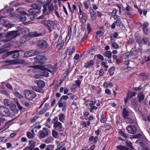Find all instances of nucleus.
Segmentation results:
<instances>
[{"label": "nucleus", "instance_id": "nucleus-1", "mask_svg": "<svg viewBox=\"0 0 150 150\" xmlns=\"http://www.w3.org/2000/svg\"><path fill=\"white\" fill-rule=\"evenodd\" d=\"M40 12V9H35L31 8L28 10L29 13H27V16L29 20H32L34 18L37 16V14H38Z\"/></svg>", "mask_w": 150, "mask_h": 150}, {"label": "nucleus", "instance_id": "nucleus-2", "mask_svg": "<svg viewBox=\"0 0 150 150\" xmlns=\"http://www.w3.org/2000/svg\"><path fill=\"white\" fill-rule=\"evenodd\" d=\"M23 93L25 97L29 100H32L36 96V93L32 90H26L24 91Z\"/></svg>", "mask_w": 150, "mask_h": 150}, {"label": "nucleus", "instance_id": "nucleus-3", "mask_svg": "<svg viewBox=\"0 0 150 150\" xmlns=\"http://www.w3.org/2000/svg\"><path fill=\"white\" fill-rule=\"evenodd\" d=\"M21 33L18 31H12L7 32L5 34V37L10 39L14 38L19 35Z\"/></svg>", "mask_w": 150, "mask_h": 150}, {"label": "nucleus", "instance_id": "nucleus-4", "mask_svg": "<svg viewBox=\"0 0 150 150\" xmlns=\"http://www.w3.org/2000/svg\"><path fill=\"white\" fill-rule=\"evenodd\" d=\"M0 115L2 116L8 117L11 115L9 109L3 106H0Z\"/></svg>", "mask_w": 150, "mask_h": 150}, {"label": "nucleus", "instance_id": "nucleus-5", "mask_svg": "<svg viewBox=\"0 0 150 150\" xmlns=\"http://www.w3.org/2000/svg\"><path fill=\"white\" fill-rule=\"evenodd\" d=\"M34 60L36 62H38L41 65H42L44 62L47 60L46 57L42 55H37L34 58Z\"/></svg>", "mask_w": 150, "mask_h": 150}, {"label": "nucleus", "instance_id": "nucleus-6", "mask_svg": "<svg viewBox=\"0 0 150 150\" xmlns=\"http://www.w3.org/2000/svg\"><path fill=\"white\" fill-rule=\"evenodd\" d=\"M43 130L40 131L39 134V137L40 139L44 138L46 136H47L49 134V130L47 129L44 128Z\"/></svg>", "mask_w": 150, "mask_h": 150}, {"label": "nucleus", "instance_id": "nucleus-7", "mask_svg": "<svg viewBox=\"0 0 150 150\" xmlns=\"http://www.w3.org/2000/svg\"><path fill=\"white\" fill-rule=\"evenodd\" d=\"M127 130L129 133L134 134L136 133L137 129L135 126L133 125H128L127 127Z\"/></svg>", "mask_w": 150, "mask_h": 150}, {"label": "nucleus", "instance_id": "nucleus-8", "mask_svg": "<svg viewBox=\"0 0 150 150\" xmlns=\"http://www.w3.org/2000/svg\"><path fill=\"white\" fill-rule=\"evenodd\" d=\"M39 53L38 51L32 50L26 52L24 54V56L25 57H29L37 55Z\"/></svg>", "mask_w": 150, "mask_h": 150}, {"label": "nucleus", "instance_id": "nucleus-9", "mask_svg": "<svg viewBox=\"0 0 150 150\" xmlns=\"http://www.w3.org/2000/svg\"><path fill=\"white\" fill-rule=\"evenodd\" d=\"M43 9L42 10L43 13L45 14H48L54 8L53 5L50 4L48 6H43Z\"/></svg>", "mask_w": 150, "mask_h": 150}, {"label": "nucleus", "instance_id": "nucleus-10", "mask_svg": "<svg viewBox=\"0 0 150 150\" xmlns=\"http://www.w3.org/2000/svg\"><path fill=\"white\" fill-rule=\"evenodd\" d=\"M53 127L54 129L59 132H62L64 129V128L62 126V123L60 122L54 123Z\"/></svg>", "mask_w": 150, "mask_h": 150}, {"label": "nucleus", "instance_id": "nucleus-11", "mask_svg": "<svg viewBox=\"0 0 150 150\" xmlns=\"http://www.w3.org/2000/svg\"><path fill=\"white\" fill-rule=\"evenodd\" d=\"M19 51L14 50L8 52L7 54V55H6V56L11 55L12 56V58H16L19 55V54L18 52Z\"/></svg>", "mask_w": 150, "mask_h": 150}, {"label": "nucleus", "instance_id": "nucleus-12", "mask_svg": "<svg viewBox=\"0 0 150 150\" xmlns=\"http://www.w3.org/2000/svg\"><path fill=\"white\" fill-rule=\"evenodd\" d=\"M32 67H34L35 68H38V69H42V71H41L42 74H41V75L44 76L46 77H47L49 75V73H48V71H47V69H45L44 70H43L42 68L43 67L42 66H32Z\"/></svg>", "mask_w": 150, "mask_h": 150}, {"label": "nucleus", "instance_id": "nucleus-13", "mask_svg": "<svg viewBox=\"0 0 150 150\" xmlns=\"http://www.w3.org/2000/svg\"><path fill=\"white\" fill-rule=\"evenodd\" d=\"M148 38H147L144 37L143 38L142 40L140 39H136V41L139 44L141 45L142 44H146L148 41Z\"/></svg>", "mask_w": 150, "mask_h": 150}, {"label": "nucleus", "instance_id": "nucleus-14", "mask_svg": "<svg viewBox=\"0 0 150 150\" xmlns=\"http://www.w3.org/2000/svg\"><path fill=\"white\" fill-rule=\"evenodd\" d=\"M145 95L144 93L141 92L139 93L137 96V99L139 103H141L144 100Z\"/></svg>", "mask_w": 150, "mask_h": 150}, {"label": "nucleus", "instance_id": "nucleus-15", "mask_svg": "<svg viewBox=\"0 0 150 150\" xmlns=\"http://www.w3.org/2000/svg\"><path fill=\"white\" fill-rule=\"evenodd\" d=\"M30 39L28 35H24L21 37L20 40V42L21 44L25 43Z\"/></svg>", "mask_w": 150, "mask_h": 150}, {"label": "nucleus", "instance_id": "nucleus-16", "mask_svg": "<svg viewBox=\"0 0 150 150\" xmlns=\"http://www.w3.org/2000/svg\"><path fill=\"white\" fill-rule=\"evenodd\" d=\"M46 27L47 28L50 32H51L52 31V29L54 28V24H53V22L50 20L48 21Z\"/></svg>", "mask_w": 150, "mask_h": 150}, {"label": "nucleus", "instance_id": "nucleus-17", "mask_svg": "<svg viewBox=\"0 0 150 150\" xmlns=\"http://www.w3.org/2000/svg\"><path fill=\"white\" fill-rule=\"evenodd\" d=\"M89 12L91 16V20L93 21L95 20L97 17L96 13L91 8H90Z\"/></svg>", "mask_w": 150, "mask_h": 150}, {"label": "nucleus", "instance_id": "nucleus-18", "mask_svg": "<svg viewBox=\"0 0 150 150\" xmlns=\"http://www.w3.org/2000/svg\"><path fill=\"white\" fill-rule=\"evenodd\" d=\"M131 7L129 5H127L125 9H124L123 11L127 15L129 16L130 17L132 16V14L131 13Z\"/></svg>", "mask_w": 150, "mask_h": 150}, {"label": "nucleus", "instance_id": "nucleus-19", "mask_svg": "<svg viewBox=\"0 0 150 150\" xmlns=\"http://www.w3.org/2000/svg\"><path fill=\"white\" fill-rule=\"evenodd\" d=\"M62 35H60L57 42V45L58 46H60L61 47H62L63 46L64 43V40H62Z\"/></svg>", "mask_w": 150, "mask_h": 150}, {"label": "nucleus", "instance_id": "nucleus-20", "mask_svg": "<svg viewBox=\"0 0 150 150\" xmlns=\"http://www.w3.org/2000/svg\"><path fill=\"white\" fill-rule=\"evenodd\" d=\"M42 34V33H38L36 32H34L30 33L28 35L29 37H35L41 36Z\"/></svg>", "mask_w": 150, "mask_h": 150}, {"label": "nucleus", "instance_id": "nucleus-21", "mask_svg": "<svg viewBox=\"0 0 150 150\" xmlns=\"http://www.w3.org/2000/svg\"><path fill=\"white\" fill-rule=\"evenodd\" d=\"M94 63V62L93 60H91L85 63L84 67L86 68H90L93 65Z\"/></svg>", "mask_w": 150, "mask_h": 150}, {"label": "nucleus", "instance_id": "nucleus-22", "mask_svg": "<svg viewBox=\"0 0 150 150\" xmlns=\"http://www.w3.org/2000/svg\"><path fill=\"white\" fill-rule=\"evenodd\" d=\"M103 55L108 59H110L112 56V53L110 51H106L103 52Z\"/></svg>", "mask_w": 150, "mask_h": 150}, {"label": "nucleus", "instance_id": "nucleus-23", "mask_svg": "<svg viewBox=\"0 0 150 150\" xmlns=\"http://www.w3.org/2000/svg\"><path fill=\"white\" fill-rule=\"evenodd\" d=\"M46 42L44 40H41L39 41L38 44V46L40 48H43L47 45Z\"/></svg>", "mask_w": 150, "mask_h": 150}, {"label": "nucleus", "instance_id": "nucleus-24", "mask_svg": "<svg viewBox=\"0 0 150 150\" xmlns=\"http://www.w3.org/2000/svg\"><path fill=\"white\" fill-rule=\"evenodd\" d=\"M38 18L39 19H42L40 21L41 23L44 24L46 26L49 20H47L43 16L39 17Z\"/></svg>", "mask_w": 150, "mask_h": 150}, {"label": "nucleus", "instance_id": "nucleus-25", "mask_svg": "<svg viewBox=\"0 0 150 150\" xmlns=\"http://www.w3.org/2000/svg\"><path fill=\"white\" fill-rule=\"evenodd\" d=\"M9 107L15 113H17L18 110L16 108V105L14 103H12Z\"/></svg>", "mask_w": 150, "mask_h": 150}, {"label": "nucleus", "instance_id": "nucleus-26", "mask_svg": "<svg viewBox=\"0 0 150 150\" xmlns=\"http://www.w3.org/2000/svg\"><path fill=\"white\" fill-rule=\"evenodd\" d=\"M131 101L132 104L135 106H137L138 105V102H139L138 99H137L135 98H132L131 99Z\"/></svg>", "mask_w": 150, "mask_h": 150}, {"label": "nucleus", "instance_id": "nucleus-27", "mask_svg": "<svg viewBox=\"0 0 150 150\" xmlns=\"http://www.w3.org/2000/svg\"><path fill=\"white\" fill-rule=\"evenodd\" d=\"M143 120L145 121H149L150 122V114L147 115L142 114V116Z\"/></svg>", "mask_w": 150, "mask_h": 150}, {"label": "nucleus", "instance_id": "nucleus-28", "mask_svg": "<svg viewBox=\"0 0 150 150\" xmlns=\"http://www.w3.org/2000/svg\"><path fill=\"white\" fill-rule=\"evenodd\" d=\"M32 6L33 7L32 9H40V10L41 8V5L38 3L34 4L32 5Z\"/></svg>", "mask_w": 150, "mask_h": 150}, {"label": "nucleus", "instance_id": "nucleus-29", "mask_svg": "<svg viewBox=\"0 0 150 150\" xmlns=\"http://www.w3.org/2000/svg\"><path fill=\"white\" fill-rule=\"evenodd\" d=\"M38 87L40 88H43L45 86V83L44 81L41 80L38 81L37 82Z\"/></svg>", "mask_w": 150, "mask_h": 150}, {"label": "nucleus", "instance_id": "nucleus-30", "mask_svg": "<svg viewBox=\"0 0 150 150\" xmlns=\"http://www.w3.org/2000/svg\"><path fill=\"white\" fill-rule=\"evenodd\" d=\"M81 15L82 16L81 17V19L82 22L83 23H85L86 22V20L87 19V15L85 13H83L81 14Z\"/></svg>", "mask_w": 150, "mask_h": 150}, {"label": "nucleus", "instance_id": "nucleus-31", "mask_svg": "<svg viewBox=\"0 0 150 150\" xmlns=\"http://www.w3.org/2000/svg\"><path fill=\"white\" fill-rule=\"evenodd\" d=\"M4 103L6 106L9 107L13 103L12 102L8 99H5L4 101Z\"/></svg>", "mask_w": 150, "mask_h": 150}, {"label": "nucleus", "instance_id": "nucleus-32", "mask_svg": "<svg viewBox=\"0 0 150 150\" xmlns=\"http://www.w3.org/2000/svg\"><path fill=\"white\" fill-rule=\"evenodd\" d=\"M123 117L125 118L128 117L129 115V111L126 108H124L123 110Z\"/></svg>", "mask_w": 150, "mask_h": 150}, {"label": "nucleus", "instance_id": "nucleus-33", "mask_svg": "<svg viewBox=\"0 0 150 150\" xmlns=\"http://www.w3.org/2000/svg\"><path fill=\"white\" fill-rule=\"evenodd\" d=\"M117 10L115 8H114L112 12V16L113 18L116 20L117 18V16L116 15Z\"/></svg>", "mask_w": 150, "mask_h": 150}, {"label": "nucleus", "instance_id": "nucleus-34", "mask_svg": "<svg viewBox=\"0 0 150 150\" xmlns=\"http://www.w3.org/2000/svg\"><path fill=\"white\" fill-rule=\"evenodd\" d=\"M47 68H45L46 69H47V71H48L49 72L52 73H53V68L52 66V65L50 64H48L46 66Z\"/></svg>", "mask_w": 150, "mask_h": 150}, {"label": "nucleus", "instance_id": "nucleus-35", "mask_svg": "<svg viewBox=\"0 0 150 150\" xmlns=\"http://www.w3.org/2000/svg\"><path fill=\"white\" fill-rule=\"evenodd\" d=\"M59 120L61 122H63L65 119V115L63 114L62 113L59 115Z\"/></svg>", "mask_w": 150, "mask_h": 150}, {"label": "nucleus", "instance_id": "nucleus-36", "mask_svg": "<svg viewBox=\"0 0 150 150\" xmlns=\"http://www.w3.org/2000/svg\"><path fill=\"white\" fill-rule=\"evenodd\" d=\"M119 133L120 134L121 136L124 138H126L127 137V136L125 132L122 130H119Z\"/></svg>", "mask_w": 150, "mask_h": 150}, {"label": "nucleus", "instance_id": "nucleus-37", "mask_svg": "<svg viewBox=\"0 0 150 150\" xmlns=\"http://www.w3.org/2000/svg\"><path fill=\"white\" fill-rule=\"evenodd\" d=\"M16 10L18 12L21 13V14L26 15L27 16V13L25 12L23 10V8H17L16 9Z\"/></svg>", "mask_w": 150, "mask_h": 150}, {"label": "nucleus", "instance_id": "nucleus-38", "mask_svg": "<svg viewBox=\"0 0 150 150\" xmlns=\"http://www.w3.org/2000/svg\"><path fill=\"white\" fill-rule=\"evenodd\" d=\"M0 93L2 94H4L7 96H9V94L8 92L6 90L4 89L1 90L0 91Z\"/></svg>", "mask_w": 150, "mask_h": 150}, {"label": "nucleus", "instance_id": "nucleus-39", "mask_svg": "<svg viewBox=\"0 0 150 150\" xmlns=\"http://www.w3.org/2000/svg\"><path fill=\"white\" fill-rule=\"evenodd\" d=\"M115 23L117 26H120L121 25V24H122V23L121 22L120 19V18H117L116 21L114 22Z\"/></svg>", "mask_w": 150, "mask_h": 150}, {"label": "nucleus", "instance_id": "nucleus-40", "mask_svg": "<svg viewBox=\"0 0 150 150\" xmlns=\"http://www.w3.org/2000/svg\"><path fill=\"white\" fill-rule=\"evenodd\" d=\"M20 20L21 21H25L27 19L29 20L28 18V17H26L24 15H21L20 17Z\"/></svg>", "mask_w": 150, "mask_h": 150}, {"label": "nucleus", "instance_id": "nucleus-41", "mask_svg": "<svg viewBox=\"0 0 150 150\" xmlns=\"http://www.w3.org/2000/svg\"><path fill=\"white\" fill-rule=\"evenodd\" d=\"M117 148L119 150H127L128 148L127 147L122 146H117Z\"/></svg>", "mask_w": 150, "mask_h": 150}, {"label": "nucleus", "instance_id": "nucleus-42", "mask_svg": "<svg viewBox=\"0 0 150 150\" xmlns=\"http://www.w3.org/2000/svg\"><path fill=\"white\" fill-rule=\"evenodd\" d=\"M140 76L142 77V78L144 80L147 79L148 77V75L145 73H142L140 74Z\"/></svg>", "mask_w": 150, "mask_h": 150}, {"label": "nucleus", "instance_id": "nucleus-43", "mask_svg": "<svg viewBox=\"0 0 150 150\" xmlns=\"http://www.w3.org/2000/svg\"><path fill=\"white\" fill-rule=\"evenodd\" d=\"M115 69V67H112L109 69V72L110 73V76H112L113 74Z\"/></svg>", "mask_w": 150, "mask_h": 150}, {"label": "nucleus", "instance_id": "nucleus-44", "mask_svg": "<svg viewBox=\"0 0 150 150\" xmlns=\"http://www.w3.org/2000/svg\"><path fill=\"white\" fill-rule=\"evenodd\" d=\"M126 119V122L127 123L131 124L133 122V120L130 118L127 117L126 118H125Z\"/></svg>", "mask_w": 150, "mask_h": 150}, {"label": "nucleus", "instance_id": "nucleus-45", "mask_svg": "<svg viewBox=\"0 0 150 150\" xmlns=\"http://www.w3.org/2000/svg\"><path fill=\"white\" fill-rule=\"evenodd\" d=\"M27 136L29 139H32L34 137V135L32 134L30 132H28L27 133Z\"/></svg>", "mask_w": 150, "mask_h": 150}, {"label": "nucleus", "instance_id": "nucleus-46", "mask_svg": "<svg viewBox=\"0 0 150 150\" xmlns=\"http://www.w3.org/2000/svg\"><path fill=\"white\" fill-rule=\"evenodd\" d=\"M87 29L88 33H89L91 31L92 28L90 23H88L87 24Z\"/></svg>", "mask_w": 150, "mask_h": 150}, {"label": "nucleus", "instance_id": "nucleus-47", "mask_svg": "<svg viewBox=\"0 0 150 150\" xmlns=\"http://www.w3.org/2000/svg\"><path fill=\"white\" fill-rule=\"evenodd\" d=\"M64 142V141H63L60 142L57 146V149H59L62 147L65 144Z\"/></svg>", "mask_w": 150, "mask_h": 150}, {"label": "nucleus", "instance_id": "nucleus-48", "mask_svg": "<svg viewBox=\"0 0 150 150\" xmlns=\"http://www.w3.org/2000/svg\"><path fill=\"white\" fill-rule=\"evenodd\" d=\"M4 25H5V27H7L8 28H11L12 27H14L15 25L14 24L10 23H6Z\"/></svg>", "mask_w": 150, "mask_h": 150}, {"label": "nucleus", "instance_id": "nucleus-49", "mask_svg": "<svg viewBox=\"0 0 150 150\" xmlns=\"http://www.w3.org/2000/svg\"><path fill=\"white\" fill-rule=\"evenodd\" d=\"M15 95L17 97L19 98H23V96L21 94H20L18 92H16L14 93Z\"/></svg>", "mask_w": 150, "mask_h": 150}, {"label": "nucleus", "instance_id": "nucleus-50", "mask_svg": "<svg viewBox=\"0 0 150 150\" xmlns=\"http://www.w3.org/2000/svg\"><path fill=\"white\" fill-rule=\"evenodd\" d=\"M52 135L53 137L55 138H57L58 132L54 130H52Z\"/></svg>", "mask_w": 150, "mask_h": 150}, {"label": "nucleus", "instance_id": "nucleus-51", "mask_svg": "<svg viewBox=\"0 0 150 150\" xmlns=\"http://www.w3.org/2000/svg\"><path fill=\"white\" fill-rule=\"evenodd\" d=\"M132 55V53L131 52H128L125 54L124 57L125 58H128Z\"/></svg>", "mask_w": 150, "mask_h": 150}, {"label": "nucleus", "instance_id": "nucleus-52", "mask_svg": "<svg viewBox=\"0 0 150 150\" xmlns=\"http://www.w3.org/2000/svg\"><path fill=\"white\" fill-rule=\"evenodd\" d=\"M96 34L97 35H99V37H101L103 35L104 33L102 31L98 30L96 32Z\"/></svg>", "mask_w": 150, "mask_h": 150}, {"label": "nucleus", "instance_id": "nucleus-53", "mask_svg": "<svg viewBox=\"0 0 150 150\" xmlns=\"http://www.w3.org/2000/svg\"><path fill=\"white\" fill-rule=\"evenodd\" d=\"M112 46L115 49H117L119 48V46L115 42H113L112 44Z\"/></svg>", "mask_w": 150, "mask_h": 150}, {"label": "nucleus", "instance_id": "nucleus-54", "mask_svg": "<svg viewBox=\"0 0 150 150\" xmlns=\"http://www.w3.org/2000/svg\"><path fill=\"white\" fill-rule=\"evenodd\" d=\"M126 144L127 146L130 148L132 147V144L130 141H126Z\"/></svg>", "mask_w": 150, "mask_h": 150}, {"label": "nucleus", "instance_id": "nucleus-55", "mask_svg": "<svg viewBox=\"0 0 150 150\" xmlns=\"http://www.w3.org/2000/svg\"><path fill=\"white\" fill-rule=\"evenodd\" d=\"M136 94V93L134 92H133L129 93L127 96L130 98L134 96Z\"/></svg>", "mask_w": 150, "mask_h": 150}, {"label": "nucleus", "instance_id": "nucleus-56", "mask_svg": "<svg viewBox=\"0 0 150 150\" xmlns=\"http://www.w3.org/2000/svg\"><path fill=\"white\" fill-rule=\"evenodd\" d=\"M52 141V137H49L45 140V142L47 143H49Z\"/></svg>", "mask_w": 150, "mask_h": 150}, {"label": "nucleus", "instance_id": "nucleus-57", "mask_svg": "<svg viewBox=\"0 0 150 150\" xmlns=\"http://www.w3.org/2000/svg\"><path fill=\"white\" fill-rule=\"evenodd\" d=\"M46 110L45 108L42 109L41 110H40L38 112V114L39 115H41L43 113H44L45 112H46Z\"/></svg>", "mask_w": 150, "mask_h": 150}, {"label": "nucleus", "instance_id": "nucleus-58", "mask_svg": "<svg viewBox=\"0 0 150 150\" xmlns=\"http://www.w3.org/2000/svg\"><path fill=\"white\" fill-rule=\"evenodd\" d=\"M90 106L91 107L90 110V112H92L93 110H96L97 108L95 106L92 105Z\"/></svg>", "mask_w": 150, "mask_h": 150}, {"label": "nucleus", "instance_id": "nucleus-59", "mask_svg": "<svg viewBox=\"0 0 150 150\" xmlns=\"http://www.w3.org/2000/svg\"><path fill=\"white\" fill-rule=\"evenodd\" d=\"M69 98V97L67 96H65L64 95L62 96L61 98H60V99L61 100H67V99H68Z\"/></svg>", "mask_w": 150, "mask_h": 150}, {"label": "nucleus", "instance_id": "nucleus-60", "mask_svg": "<svg viewBox=\"0 0 150 150\" xmlns=\"http://www.w3.org/2000/svg\"><path fill=\"white\" fill-rule=\"evenodd\" d=\"M58 118L57 117H55L52 120V123L53 124L57 122H59L58 121Z\"/></svg>", "mask_w": 150, "mask_h": 150}, {"label": "nucleus", "instance_id": "nucleus-61", "mask_svg": "<svg viewBox=\"0 0 150 150\" xmlns=\"http://www.w3.org/2000/svg\"><path fill=\"white\" fill-rule=\"evenodd\" d=\"M42 88H40L38 87V90L37 89V92L40 93H43L44 92V90Z\"/></svg>", "mask_w": 150, "mask_h": 150}, {"label": "nucleus", "instance_id": "nucleus-62", "mask_svg": "<svg viewBox=\"0 0 150 150\" xmlns=\"http://www.w3.org/2000/svg\"><path fill=\"white\" fill-rule=\"evenodd\" d=\"M58 104L59 107V108H61L63 106V103L62 102V100H61L59 99L58 102Z\"/></svg>", "mask_w": 150, "mask_h": 150}, {"label": "nucleus", "instance_id": "nucleus-63", "mask_svg": "<svg viewBox=\"0 0 150 150\" xmlns=\"http://www.w3.org/2000/svg\"><path fill=\"white\" fill-rule=\"evenodd\" d=\"M16 103L17 106L19 109L21 110H22L23 109V108L20 105L18 102L17 101Z\"/></svg>", "mask_w": 150, "mask_h": 150}, {"label": "nucleus", "instance_id": "nucleus-64", "mask_svg": "<svg viewBox=\"0 0 150 150\" xmlns=\"http://www.w3.org/2000/svg\"><path fill=\"white\" fill-rule=\"evenodd\" d=\"M97 58L98 59L103 61L104 60V57L101 54H99L97 55Z\"/></svg>", "mask_w": 150, "mask_h": 150}]
</instances>
